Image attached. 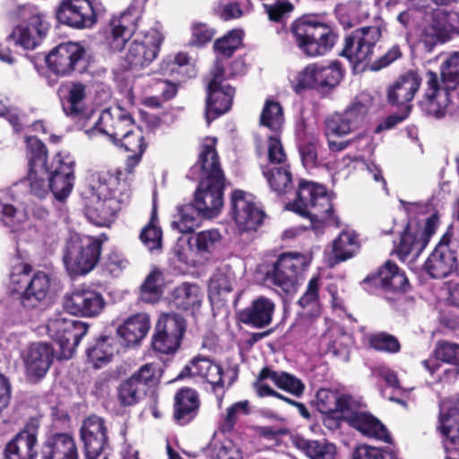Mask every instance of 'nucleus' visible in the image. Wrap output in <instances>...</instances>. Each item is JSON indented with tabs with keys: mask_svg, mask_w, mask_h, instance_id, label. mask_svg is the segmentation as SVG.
Returning a JSON list of instances; mask_svg holds the SVG:
<instances>
[{
	"mask_svg": "<svg viewBox=\"0 0 459 459\" xmlns=\"http://www.w3.org/2000/svg\"><path fill=\"white\" fill-rule=\"evenodd\" d=\"M215 138L208 137L204 139L201 147L198 161L191 169V177L194 179H224L215 150Z\"/></svg>",
	"mask_w": 459,
	"mask_h": 459,
	"instance_id": "28",
	"label": "nucleus"
},
{
	"mask_svg": "<svg viewBox=\"0 0 459 459\" xmlns=\"http://www.w3.org/2000/svg\"><path fill=\"white\" fill-rule=\"evenodd\" d=\"M198 407V395L195 390L185 388L176 394L174 417L179 424H186L192 420Z\"/></svg>",
	"mask_w": 459,
	"mask_h": 459,
	"instance_id": "39",
	"label": "nucleus"
},
{
	"mask_svg": "<svg viewBox=\"0 0 459 459\" xmlns=\"http://www.w3.org/2000/svg\"><path fill=\"white\" fill-rule=\"evenodd\" d=\"M221 238V236L218 230H203L190 238L189 245L195 247L196 253L200 255H207L214 250Z\"/></svg>",
	"mask_w": 459,
	"mask_h": 459,
	"instance_id": "55",
	"label": "nucleus"
},
{
	"mask_svg": "<svg viewBox=\"0 0 459 459\" xmlns=\"http://www.w3.org/2000/svg\"><path fill=\"white\" fill-rule=\"evenodd\" d=\"M41 459H79L75 439L67 433L48 437L41 447Z\"/></svg>",
	"mask_w": 459,
	"mask_h": 459,
	"instance_id": "33",
	"label": "nucleus"
},
{
	"mask_svg": "<svg viewBox=\"0 0 459 459\" xmlns=\"http://www.w3.org/2000/svg\"><path fill=\"white\" fill-rule=\"evenodd\" d=\"M224 371L221 365L205 357H195L181 371L179 377H199L209 383L213 390L223 388Z\"/></svg>",
	"mask_w": 459,
	"mask_h": 459,
	"instance_id": "32",
	"label": "nucleus"
},
{
	"mask_svg": "<svg viewBox=\"0 0 459 459\" xmlns=\"http://www.w3.org/2000/svg\"><path fill=\"white\" fill-rule=\"evenodd\" d=\"M72 329L73 331H69V333H64V337L60 341L56 342L60 351L61 359H68L73 356L81 339L87 333L88 325L77 320Z\"/></svg>",
	"mask_w": 459,
	"mask_h": 459,
	"instance_id": "52",
	"label": "nucleus"
},
{
	"mask_svg": "<svg viewBox=\"0 0 459 459\" xmlns=\"http://www.w3.org/2000/svg\"><path fill=\"white\" fill-rule=\"evenodd\" d=\"M114 344V338L104 336L99 339L92 347L87 350L88 359L95 368H101L110 361L116 351Z\"/></svg>",
	"mask_w": 459,
	"mask_h": 459,
	"instance_id": "53",
	"label": "nucleus"
},
{
	"mask_svg": "<svg viewBox=\"0 0 459 459\" xmlns=\"http://www.w3.org/2000/svg\"><path fill=\"white\" fill-rule=\"evenodd\" d=\"M210 459H241L239 450L230 441L213 443L204 450Z\"/></svg>",
	"mask_w": 459,
	"mask_h": 459,
	"instance_id": "62",
	"label": "nucleus"
},
{
	"mask_svg": "<svg viewBox=\"0 0 459 459\" xmlns=\"http://www.w3.org/2000/svg\"><path fill=\"white\" fill-rule=\"evenodd\" d=\"M202 292L197 284L184 282L172 292V302L182 310L195 309L200 307Z\"/></svg>",
	"mask_w": 459,
	"mask_h": 459,
	"instance_id": "44",
	"label": "nucleus"
},
{
	"mask_svg": "<svg viewBox=\"0 0 459 459\" xmlns=\"http://www.w3.org/2000/svg\"><path fill=\"white\" fill-rule=\"evenodd\" d=\"M87 459H98L108 445L107 427L102 418L91 415L85 419L80 429Z\"/></svg>",
	"mask_w": 459,
	"mask_h": 459,
	"instance_id": "25",
	"label": "nucleus"
},
{
	"mask_svg": "<svg viewBox=\"0 0 459 459\" xmlns=\"http://www.w3.org/2000/svg\"><path fill=\"white\" fill-rule=\"evenodd\" d=\"M115 144L124 147L126 152L133 153L127 160L128 164L132 166H134L140 161L145 150L143 133L135 126L129 128L123 136L117 140V143Z\"/></svg>",
	"mask_w": 459,
	"mask_h": 459,
	"instance_id": "47",
	"label": "nucleus"
},
{
	"mask_svg": "<svg viewBox=\"0 0 459 459\" xmlns=\"http://www.w3.org/2000/svg\"><path fill=\"white\" fill-rule=\"evenodd\" d=\"M101 242L90 236L72 235L64 250V264L70 275H84L97 265Z\"/></svg>",
	"mask_w": 459,
	"mask_h": 459,
	"instance_id": "4",
	"label": "nucleus"
},
{
	"mask_svg": "<svg viewBox=\"0 0 459 459\" xmlns=\"http://www.w3.org/2000/svg\"><path fill=\"white\" fill-rule=\"evenodd\" d=\"M374 280L376 284L388 291H405L409 285L404 272L392 262H386Z\"/></svg>",
	"mask_w": 459,
	"mask_h": 459,
	"instance_id": "41",
	"label": "nucleus"
},
{
	"mask_svg": "<svg viewBox=\"0 0 459 459\" xmlns=\"http://www.w3.org/2000/svg\"><path fill=\"white\" fill-rule=\"evenodd\" d=\"M27 149L30 153V169L46 168L47 148L37 137H28L26 140Z\"/></svg>",
	"mask_w": 459,
	"mask_h": 459,
	"instance_id": "63",
	"label": "nucleus"
},
{
	"mask_svg": "<svg viewBox=\"0 0 459 459\" xmlns=\"http://www.w3.org/2000/svg\"><path fill=\"white\" fill-rule=\"evenodd\" d=\"M163 282L162 273L154 268L146 277L141 287V299L146 303H154L160 299Z\"/></svg>",
	"mask_w": 459,
	"mask_h": 459,
	"instance_id": "56",
	"label": "nucleus"
},
{
	"mask_svg": "<svg viewBox=\"0 0 459 459\" xmlns=\"http://www.w3.org/2000/svg\"><path fill=\"white\" fill-rule=\"evenodd\" d=\"M380 36L379 28L375 26L358 29L345 38L342 55L354 64L367 62L371 59Z\"/></svg>",
	"mask_w": 459,
	"mask_h": 459,
	"instance_id": "17",
	"label": "nucleus"
},
{
	"mask_svg": "<svg viewBox=\"0 0 459 459\" xmlns=\"http://www.w3.org/2000/svg\"><path fill=\"white\" fill-rule=\"evenodd\" d=\"M293 445L310 459H334L335 447L324 441L308 440L302 437H294Z\"/></svg>",
	"mask_w": 459,
	"mask_h": 459,
	"instance_id": "46",
	"label": "nucleus"
},
{
	"mask_svg": "<svg viewBox=\"0 0 459 459\" xmlns=\"http://www.w3.org/2000/svg\"><path fill=\"white\" fill-rule=\"evenodd\" d=\"M149 329V316L144 313H139L126 319L117 328V333L127 345H130L135 344L144 338Z\"/></svg>",
	"mask_w": 459,
	"mask_h": 459,
	"instance_id": "40",
	"label": "nucleus"
},
{
	"mask_svg": "<svg viewBox=\"0 0 459 459\" xmlns=\"http://www.w3.org/2000/svg\"><path fill=\"white\" fill-rule=\"evenodd\" d=\"M454 90L442 84L436 73L429 71L426 74L424 94L419 102L421 111L435 118L444 117L450 110V91Z\"/></svg>",
	"mask_w": 459,
	"mask_h": 459,
	"instance_id": "12",
	"label": "nucleus"
},
{
	"mask_svg": "<svg viewBox=\"0 0 459 459\" xmlns=\"http://www.w3.org/2000/svg\"><path fill=\"white\" fill-rule=\"evenodd\" d=\"M311 262L310 255L281 254L266 273V280L285 293L296 291L298 282Z\"/></svg>",
	"mask_w": 459,
	"mask_h": 459,
	"instance_id": "7",
	"label": "nucleus"
},
{
	"mask_svg": "<svg viewBox=\"0 0 459 459\" xmlns=\"http://www.w3.org/2000/svg\"><path fill=\"white\" fill-rule=\"evenodd\" d=\"M9 289L20 295L23 307L34 308L47 299L50 290V278L41 271L31 274L29 265L20 264L13 267L10 274Z\"/></svg>",
	"mask_w": 459,
	"mask_h": 459,
	"instance_id": "2",
	"label": "nucleus"
},
{
	"mask_svg": "<svg viewBox=\"0 0 459 459\" xmlns=\"http://www.w3.org/2000/svg\"><path fill=\"white\" fill-rule=\"evenodd\" d=\"M83 198L88 220L97 226H108L117 212L129 204L130 189L127 186H122L117 199L99 198L96 195L83 196Z\"/></svg>",
	"mask_w": 459,
	"mask_h": 459,
	"instance_id": "15",
	"label": "nucleus"
},
{
	"mask_svg": "<svg viewBox=\"0 0 459 459\" xmlns=\"http://www.w3.org/2000/svg\"><path fill=\"white\" fill-rule=\"evenodd\" d=\"M418 9L429 8L426 25L423 27L420 41L428 52H431L437 44L449 39L450 31L455 28V13H449L440 6L446 5L450 0H410Z\"/></svg>",
	"mask_w": 459,
	"mask_h": 459,
	"instance_id": "3",
	"label": "nucleus"
},
{
	"mask_svg": "<svg viewBox=\"0 0 459 459\" xmlns=\"http://www.w3.org/2000/svg\"><path fill=\"white\" fill-rule=\"evenodd\" d=\"M264 175L278 195L286 193L291 187L292 177L288 164L269 167L264 170Z\"/></svg>",
	"mask_w": 459,
	"mask_h": 459,
	"instance_id": "51",
	"label": "nucleus"
},
{
	"mask_svg": "<svg viewBox=\"0 0 459 459\" xmlns=\"http://www.w3.org/2000/svg\"><path fill=\"white\" fill-rule=\"evenodd\" d=\"M185 329V322L180 316L175 314L162 315L152 336L154 351L163 354L174 353L180 345Z\"/></svg>",
	"mask_w": 459,
	"mask_h": 459,
	"instance_id": "16",
	"label": "nucleus"
},
{
	"mask_svg": "<svg viewBox=\"0 0 459 459\" xmlns=\"http://www.w3.org/2000/svg\"><path fill=\"white\" fill-rule=\"evenodd\" d=\"M235 273L229 266L219 268L208 285V296L212 304H220L232 291Z\"/></svg>",
	"mask_w": 459,
	"mask_h": 459,
	"instance_id": "38",
	"label": "nucleus"
},
{
	"mask_svg": "<svg viewBox=\"0 0 459 459\" xmlns=\"http://www.w3.org/2000/svg\"><path fill=\"white\" fill-rule=\"evenodd\" d=\"M359 249V244L357 235L351 231H342L333 242L334 261L331 263V266L352 257Z\"/></svg>",
	"mask_w": 459,
	"mask_h": 459,
	"instance_id": "48",
	"label": "nucleus"
},
{
	"mask_svg": "<svg viewBox=\"0 0 459 459\" xmlns=\"http://www.w3.org/2000/svg\"><path fill=\"white\" fill-rule=\"evenodd\" d=\"M327 143L330 150L334 152L342 151L353 143H361L359 145V149L361 151H366L369 153L374 151V146L372 144V137L365 133L358 134L353 139L341 142H336L333 140L332 137H327Z\"/></svg>",
	"mask_w": 459,
	"mask_h": 459,
	"instance_id": "64",
	"label": "nucleus"
},
{
	"mask_svg": "<svg viewBox=\"0 0 459 459\" xmlns=\"http://www.w3.org/2000/svg\"><path fill=\"white\" fill-rule=\"evenodd\" d=\"M368 107L361 101L351 102L344 110L325 119L326 137H343L360 128L366 121Z\"/></svg>",
	"mask_w": 459,
	"mask_h": 459,
	"instance_id": "13",
	"label": "nucleus"
},
{
	"mask_svg": "<svg viewBox=\"0 0 459 459\" xmlns=\"http://www.w3.org/2000/svg\"><path fill=\"white\" fill-rule=\"evenodd\" d=\"M203 212L192 203L177 208V213L171 221V227L182 234L190 233L200 226Z\"/></svg>",
	"mask_w": 459,
	"mask_h": 459,
	"instance_id": "42",
	"label": "nucleus"
},
{
	"mask_svg": "<svg viewBox=\"0 0 459 459\" xmlns=\"http://www.w3.org/2000/svg\"><path fill=\"white\" fill-rule=\"evenodd\" d=\"M455 265L454 254L447 247H437L425 262L424 267L432 278L441 279L448 276Z\"/></svg>",
	"mask_w": 459,
	"mask_h": 459,
	"instance_id": "37",
	"label": "nucleus"
},
{
	"mask_svg": "<svg viewBox=\"0 0 459 459\" xmlns=\"http://www.w3.org/2000/svg\"><path fill=\"white\" fill-rule=\"evenodd\" d=\"M76 321L63 315L54 316L49 318L46 326L48 336L55 342L60 341L64 337V333H69V331H73V325Z\"/></svg>",
	"mask_w": 459,
	"mask_h": 459,
	"instance_id": "59",
	"label": "nucleus"
},
{
	"mask_svg": "<svg viewBox=\"0 0 459 459\" xmlns=\"http://www.w3.org/2000/svg\"><path fill=\"white\" fill-rule=\"evenodd\" d=\"M57 20L75 29L91 28L96 23V14L90 0H60Z\"/></svg>",
	"mask_w": 459,
	"mask_h": 459,
	"instance_id": "21",
	"label": "nucleus"
},
{
	"mask_svg": "<svg viewBox=\"0 0 459 459\" xmlns=\"http://www.w3.org/2000/svg\"><path fill=\"white\" fill-rule=\"evenodd\" d=\"M22 359L29 377L39 379L49 369L53 361V349L48 343L34 342L22 352Z\"/></svg>",
	"mask_w": 459,
	"mask_h": 459,
	"instance_id": "29",
	"label": "nucleus"
},
{
	"mask_svg": "<svg viewBox=\"0 0 459 459\" xmlns=\"http://www.w3.org/2000/svg\"><path fill=\"white\" fill-rule=\"evenodd\" d=\"M291 34L298 48L308 56L325 55L337 39L330 27L307 20L296 21L291 26Z\"/></svg>",
	"mask_w": 459,
	"mask_h": 459,
	"instance_id": "5",
	"label": "nucleus"
},
{
	"mask_svg": "<svg viewBox=\"0 0 459 459\" xmlns=\"http://www.w3.org/2000/svg\"><path fill=\"white\" fill-rule=\"evenodd\" d=\"M368 342L369 347L379 351L396 353L401 349L398 340L394 336L385 333L369 335L368 337Z\"/></svg>",
	"mask_w": 459,
	"mask_h": 459,
	"instance_id": "61",
	"label": "nucleus"
},
{
	"mask_svg": "<svg viewBox=\"0 0 459 459\" xmlns=\"http://www.w3.org/2000/svg\"><path fill=\"white\" fill-rule=\"evenodd\" d=\"M439 226V215L433 212L423 220L411 219L401 237L397 255L402 261L415 259L427 247Z\"/></svg>",
	"mask_w": 459,
	"mask_h": 459,
	"instance_id": "6",
	"label": "nucleus"
},
{
	"mask_svg": "<svg viewBox=\"0 0 459 459\" xmlns=\"http://www.w3.org/2000/svg\"><path fill=\"white\" fill-rule=\"evenodd\" d=\"M440 429L445 437L446 450H455L459 446V410L451 408L446 412L441 410Z\"/></svg>",
	"mask_w": 459,
	"mask_h": 459,
	"instance_id": "43",
	"label": "nucleus"
},
{
	"mask_svg": "<svg viewBox=\"0 0 459 459\" xmlns=\"http://www.w3.org/2000/svg\"><path fill=\"white\" fill-rule=\"evenodd\" d=\"M223 73L221 62L216 59L211 71L212 78L207 84L205 118L208 124L216 117L226 113L231 107L235 90L229 84H222Z\"/></svg>",
	"mask_w": 459,
	"mask_h": 459,
	"instance_id": "11",
	"label": "nucleus"
},
{
	"mask_svg": "<svg viewBox=\"0 0 459 459\" xmlns=\"http://www.w3.org/2000/svg\"><path fill=\"white\" fill-rule=\"evenodd\" d=\"M269 378L277 387L299 397L305 390V385L300 379L287 372H277L264 368L260 372V380Z\"/></svg>",
	"mask_w": 459,
	"mask_h": 459,
	"instance_id": "45",
	"label": "nucleus"
},
{
	"mask_svg": "<svg viewBox=\"0 0 459 459\" xmlns=\"http://www.w3.org/2000/svg\"><path fill=\"white\" fill-rule=\"evenodd\" d=\"M84 54L83 48L74 42L62 43L46 56L48 68L56 76L70 75Z\"/></svg>",
	"mask_w": 459,
	"mask_h": 459,
	"instance_id": "23",
	"label": "nucleus"
},
{
	"mask_svg": "<svg viewBox=\"0 0 459 459\" xmlns=\"http://www.w3.org/2000/svg\"><path fill=\"white\" fill-rule=\"evenodd\" d=\"M231 214L241 232L255 231L262 224L264 212L254 202L251 195L236 190L231 196Z\"/></svg>",
	"mask_w": 459,
	"mask_h": 459,
	"instance_id": "18",
	"label": "nucleus"
},
{
	"mask_svg": "<svg viewBox=\"0 0 459 459\" xmlns=\"http://www.w3.org/2000/svg\"><path fill=\"white\" fill-rule=\"evenodd\" d=\"M37 432L25 429L17 433L4 449V459H36Z\"/></svg>",
	"mask_w": 459,
	"mask_h": 459,
	"instance_id": "34",
	"label": "nucleus"
},
{
	"mask_svg": "<svg viewBox=\"0 0 459 459\" xmlns=\"http://www.w3.org/2000/svg\"><path fill=\"white\" fill-rule=\"evenodd\" d=\"M275 310L274 302L264 296L258 297L238 313V320L255 328H264L273 321Z\"/></svg>",
	"mask_w": 459,
	"mask_h": 459,
	"instance_id": "31",
	"label": "nucleus"
},
{
	"mask_svg": "<svg viewBox=\"0 0 459 459\" xmlns=\"http://www.w3.org/2000/svg\"><path fill=\"white\" fill-rule=\"evenodd\" d=\"M436 358H430L422 361L425 368L433 375L440 367L438 360L459 365V344L453 342H441L435 350Z\"/></svg>",
	"mask_w": 459,
	"mask_h": 459,
	"instance_id": "49",
	"label": "nucleus"
},
{
	"mask_svg": "<svg viewBox=\"0 0 459 459\" xmlns=\"http://www.w3.org/2000/svg\"><path fill=\"white\" fill-rule=\"evenodd\" d=\"M122 186H126L117 177L108 173H96L88 179V186L82 192V196L96 195L99 198H115L120 195Z\"/></svg>",
	"mask_w": 459,
	"mask_h": 459,
	"instance_id": "36",
	"label": "nucleus"
},
{
	"mask_svg": "<svg viewBox=\"0 0 459 459\" xmlns=\"http://www.w3.org/2000/svg\"><path fill=\"white\" fill-rule=\"evenodd\" d=\"M260 123L276 134L282 128L284 123L281 106L273 100H267L263 108Z\"/></svg>",
	"mask_w": 459,
	"mask_h": 459,
	"instance_id": "54",
	"label": "nucleus"
},
{
	"mask_svg": "<svg viewBox=\"0 0 459 459\" xmlns=\"http://www.w3.org/2000/svg\"><path fill=\"white\" fill-rule=\"evenodd\" d=\"M342 77V71L336 63L328 65L311 64L298 74L297 87L328 92L339 84Z\"/></svg>",
	"mask_w": 459,
	"mask_h": 459,
	"instance_id": "14",
	"label": "nucleus"
},
{
	"mask_svg": "<svg viewBox=\"0 0 459 459\" xmlns=\"http://www.w3.org/2000/svg\"><path fill=\"white\" fill-rule=\"evenodd\" d=\"M74 158L68 152H58L49 173V186L56 199L63 201L72 192L74 183Z\"/></svg>",
	"mask_w": 459,
	"mask_h": 459,
	"instance_id": "20",
	"label": "nucleus"
},
{
	"mask_svg": "<svg viewBox=\"0 0 459 459\" xmlns=\"http://www.w3.org/2000/svg\"><path fill=\"white\" fill-rule=\"evenodd\" d=\"M421 80L413 71H409L400 75L388 88L387 100L395 106H404L405 109L402 116L394 115L387 117L384 124L379 125L377 131L385 128L389 129L396 124L404 120L411 111L409 103L418 91Z\"/></svg>",
	"mask_w": 459,
	"mask_h": 459,
	"instance_id": "9",
	"label": "nucleus"
},
{
	"mask_svg": "<svg viewBox=\"0 0 459 459\" xmlns=\"http://www.w3.org/2000/svg\"><path fill=\"white\" fill-rule=\"evenodd\" d=\"M442 84L448 89H455L459 83V53L453 54L447 58L441 68Z\"/></svg>",
	"mask_w": 459,
	"mask_h": 459,
	"instance_id": "60",
	"label": "nucleus"
},
{
	"mask_svg": "<svg viewBox=\"0 0 459 459\" xmlns=\"http://www.w3.org/2000/svg\"><path fill=\"white\" fill-rule=\"evenodd\" d=\"M85 98L86 89L82 83H73L68 91L66 102L64 104L65 114L75 119H82L85 117Z\"/></svg>",
	"mask_w": 459,
	"mask_h": 459,
	"instance_id": "50",
	"label": "nucleus"
},
{
	"mask_svg": "<svg viewBox=\"0 0 459 459\" xmlns=\"http://www.w3.org/2000/svg\"><path fill=\"white\" fill-rule=\"evenodd\" d=\"M105 304L102 294L89 288H78L64 299V307L67 312L85 317L100 315Z\"/></svg>",
	"mask_w": 459,
	"mask_h": 459,
	"instance_id": "22",
	"label": "nucleus"
},
{
	"mask_svg": "<svg viewBox=\"0 0 459 459\" xmlns=\"http://www.w3.org/2000/svg\"><path fill=\"white\" fill-rule=\"evenodd\" d=\"M158 382V368L151 363L145 364L119 384L117 400L123 406H134L141 403Z\"/></svg>",
	"mask_w": 459,
	"mask_h": 459,
	"instance_id": "8",
	"label": "nucleus"
},
{
	"mask_svg": "<svg viewBox=\"0 0 459 459\" xmlns=\"http://www.w3.org/2000/svg\"><path fill=\"white\" fill-rule=\"evenodd\" d=\"M161 42L162 36L155 29L138 34L126 53V68L137 72L148 66L157 57Z\"/></svg>",
	"mask_w": 459,
	"mask_h": 459,
	"instance_id": "10",
	"label": "nucleus"
},
{
	"mask_svg": "<svg viewBox=\"0 0 459 459\" xmlns=\"http://www.w3.org/2000/svg\"><path fill=\"white\" fill-rule=\"evenodd\" d=\"M316 406L321 413H339L344 419V414L356 406V400L348 394L323 388L316 394Z\"/></svg>",
	"mask_w": 459,
	"mask_h": 459,
	"instance_id": "35",
	"label": "nucleus"
},
{
	"mask_svg": "<svg viewBox=\"0 0 459 459\" xmlns=\"http://www.w3.org/2000/svg\"><path fill=\"white\" fill-rule=\"evenodd\" d=\"M242 38V30H233L214 42V50L217 54L222 56L223 57H230L241 45Z\"/></svg>",
	"mask_w": 459,
	"mask_h": 459,
	"instance_id": "58",
	"label": "nucleus"
},
{
	"mask_svg": "<svg viewBox=\"0 0 459 459\" xmlns=\"http://www.w3.org/2000/svg\"><path fill=\"white\" fill-rule=\"evenodd\" d=\"M48 24L39 13L31 15L27 21L17 25L8 35L7 40L24 49L32 50L38 48L47 35Z\"/></svg>",
	"mask_w": 459,
	"mask_h": 459,
	"instance_id": "26",
	"label": "nucleus"
},
{
	"mask_svg": "<svg viewBox=\"0 0 459 459\" xmlns=\"http://www.w3.org/2000/svg\"><path fill=\"white\" fill-rule=\"evenodd\" d=\"M344 420L366 437L390 442L391 437L385 425L371 414L360 411L357 401L356 406L344 414Z\"/></svg>",
	"mask_w": 459,
	"mask_h": 459,
	"instance_id": "30",
	"label": "nucleus"
},
{
	"mask_svg": "<svg viewBox=\"0 0 459 459\" xmlns=\"http://www.w3.org/2000/svg\"><path fill=\"white\" fill-rule=\"evenodd\" d=\"M297 195V199L290 204V209L308 217L316 234H321L325 226H340L339 218L333 214L330 195L324 186L301 181Z\"/></svg>",
	"mask_w": 459,
	"mask_h": 459,
	"instance_id": "1",
	"label": "nucleus"
},
{
	"mask_svg": "<svg viewBox=\"0 0 459 459\" xmlns=\"http://www.w3.org/2000/svg\"><path fill=\"white\" fill-rule=\"evenodd\" d=\"M49 172L47 168H33L29 171L27 182L29 183L30 192L39 198L45 197L50 191Z\"/></svg>",
	"mask_w": 459,
	"mask_h": 459,
	"instance_id": "57",
	"label": "nucleus"
},
{
	"mask_svg": "<svg viewBox=\"0 0 459 459\" xmlns=\"http://www.w3.org/2000/svg\"><path fill=\"white\" fill-rule=\"evenodd\" d=\"M134 127L131 115L119 107L103 110L94 122V126L86 130L90 136L97 133L107 134L114 143L129 129Z\"/></svg>",
	"mask_w": 459,
	"mask_h": 459,
	"instance_id": "19",
	"label": "nucleus"
},
{
	"mask_svg": "<svg viewBox=\"0 0 459 459\" xmlns=\"http://www.w3.org/2000/svg\"><path fill=\"white\" fill-rule=\"evenodd\" d=\"M141 13L134 7L114 16L108 24L107 41L114 50H121L136 30Z\"/></svg>",
	"mask_w": 459,
	"mask_h": 459,
	"instance_id": "27",
	"label": "nucleus"
},
{
	"mask_svg": "<svg viewBox=\"0 0 459 459\" xmlns=\"http://www.w3.org/2000/svg\"><path fill=\"white\" fill-rule=\"evenodd\" d=\"M224 179L200 180L195 193L193 204L203 212L205 219H211L219 214L223 205Z\"/></svg>",
	"mask_w": 459,
	"mask_h": 459,
	"instance_id": "24",
	"label": "nucleus"
}]
</instances>
